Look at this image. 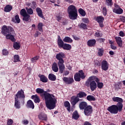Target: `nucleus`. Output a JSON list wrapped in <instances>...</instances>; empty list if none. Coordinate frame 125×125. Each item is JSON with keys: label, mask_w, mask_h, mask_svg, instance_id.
<instances>
[{"label": "nucleus", "mask_w": 125, "mask_h": 125, "mask_svg": "<svg viewBox=\"0 0 125 125\" xmlns=\"http://www.w3.org/2000/svg\"><path fill=\"white\" fill-rule=\"evenodd\" d=\"M96 43V40L95 39H92L88 40L87 42V44L90 47L94 46Z\"/></svg>", "instance_id": "f3484780"}, {"label": "nucleus", "mask_w": 125, "mask_h": 125, "mask_svg": "<svg viewBox=\"0 0 125 125\" xmlns=\"http://www.w3.org/2000/svg\"><path fill=\"white\" fill-rule=\"evenodd\" d=\"M109 68V63L106 61H103L102 62V69L104 71H107Z\"/></svg>", "instance_id": "f8f14e48"}, {"label": "nucleus", "mask_w": 125, "mask_h": 125, "mask_svg": "<svg viewBox=\"0 0 125 125\" xmlns=\"http://www.w3.org/2000/svg\"><path fill=\"white\" fill-rule=\"evenodd\" d=\"M48 78L50 81H52L53 82L56 80V76L52 73L49 74Z\"/></svg>", "instance_id": "7c9ffc66"}, {"label": "nucleus", "mask_w": 125, "mask_h": 125, "mask_svg": "<svg viewBox=\"0 0 125 125\" xmlns=\"http://www.w3.org/2000/svg\"><path fill=\"white\" fill-rule=\"evenodd\" d=\"M112 100L114 102H118L117 106H119V104H123V99L120 97H114L112 98Z\"/></svg>", "instance_id": "2eb2a0df"}, {"label": "nucleus", "mask_w": 125, "mask_h": 125, "mask_svg": "<svg viewBox=\"0 0 125 125\" xmlns=\"http://www.w3.org/2000/svg\"><path fill=\"white\" fill-rule=\"evenodd\" d=\"M37 93L41 94L42 97H44L46 106L49 110L53 109L56 106L57 99L52 94H49L44 91L43 89L38 88L36 89Z\"/></svg>", "instance_id": "f257e3e1"}, {"label": "nucleus", "mask_w": 125, "mask_h": 125, "mask_svg": "<svg viewBox=\"0 0 125 125\" xmlns=\"http://www.w3.org/2000/svg\"><path fill=\"white\" fill-rule=\"evenodd\" d=\"M119 105H112L109 106L107 110L111 114H117L119 112H122L123 110V104H118Z\"/></svg>", "instance_id": "39448f33"}, {"label": "nucleus", "mask_w": 125, "mask_h": 125, "mask_svg": "<svg viewBox=\"0 0 125 125\" xmlns=\"http://www.w3.org/2000/svg\"><path fill=\"white\" fill-rule=\"evenodd\" d=\"M39 58H40V57L36 56L34 58H32L31 60V61L32 62V63H35V62H37L38 60H39Z\"/></svg>", "instance_id": "79ce46f5"}, {"label": "nucleus", "mask_w": 125, "mask_h": 125, "mask_svg": "<svg viewBox=\"0 0 125 125\" xmlns=\"http://www.w3.org/2000/svg\"><path fill=\"white\" fill-rule=\"evenodd\" d=\"M106 4L108 6H111L112 5V0H106Z\"/></svg>", "instance_id": "8fccbe9b"}, {"label": "nucleus", "mask_w": 125, "mask_h": 125, "mask_svg": "<svg viewBox=\"0 0 125 125\" xmlns=\"http://www.w3.org/2000/svg\"><path fill=\"white\" fill-rule=\"evenodd\" d=\"M65 1L68 2L69 3H73V1L71 0H65Z\"/></svg>", "instance_id": "69168bd1"}, {"label": "nucleus", "mask_w": 125, "mask_h": 125, "mask_svg": "<svg viewBox=\"0 0 125 125\" xmlns=\"http://www.w3.org/2000/svg\"><path fill=\"white\" fill-rule=\"evenodd\" d=\"M20 61V57L18 55H15L14 56V62L16 63V62H19Z\"/></svg>", "instance_id": "58836bf2"}, {"label": "nucleus", "mask_w": 125, "mask_h": 125, "mask_svg": "<svg viewBox=\"0 0 125 125\" xmlns=\"http://www.w3.org/2000/svg\"><path fill=\"white\" fill-rule=\"evenodd\" d=\"M97 83V86L98 87V88H100V89H101V88H102L103 87V85H104V84H103V83H101V82H96Z\"/></svg>", "instance_id": "a18cd8bd"}, {"label": "nucleus", "mask_w": 125, "mask_h": 125, "mask_svg": "<svg viewBox=\"0 0 125 125\" xmlns=\"http://www.w3.org/2000/svg\"><path fill=\"white\" fill-rule=\"evenodd\" d=\"M20 14L21 16H24L25 15H27L28 13H27V12L26 11V10H25V9H22L21 10Z\"/></svg>", "instance_id": "a19ab883"}, {"label": "nucleus", "mask_w": 125, "mask_h": 125, "mask_svg": "<svg viewBox=\"0 0 125 125\" xmlns=\"http://www.w3.org/2000/svg\"><path fill=\"white\" fill-rule=\"evenodd\" d=\"M62 48H63V49H64V50H71V48H72V46H71V45L69 44H67L65 43Z\"/></svg>", "instance_id": "bb28decb"}, {"label": "nucleus", "mask_w": 125, "mask_h": 125, "mask_svg": "<svg viewBox=\"0 0 125 125\" xmlns=\"http://www.w3.org/2000/svg\"><path fill=\"white\" fill-rule=\"evenodd\" d=\"M15 107L16 109H20L21 108V104H20V101L15 99Z\"/></svg>", "instance_id": "a878e982"}, {"label": "nucleus", "mask_w": 125, "mask_h": 125, "mask_svg": "<svg viewBox=\"0 0 125 125\" xmlns=\"http://www.w3.org/2000/svg\"><path fill=\"white\" fill-rule=\"evenodd\" d=\"M26 107L27 108H29L30 109H34L35 105L34 104V103L33 101H32V100H29L27 101Z\"/></svg>", "instance_id": "dca6fc26"}, {"label": "nucleus", "mask_w": 125, "mask_h": 125, "mask_svg": "<svg viewBox=\"0 0 125 125\" xmlns=\"http://www.w3.org/2000/svg\"><path fill=\"white\" fill-rule=\"evenodd\" d=\"M86 107H87V104L85 102H82L79 104V108L81 110L84 109Z\"/></svg>", "instance_id": "5701e85b"}, {"label": "nucleus", "mask_w": 125, "mask_h": 125, "mask_svg": "<svg viewBox=\"0 0 125 125\" xmlns=\"http://www.w3.org/2000/svg\"><path fill=\"white\" fill-rule=\"evenodd\" d=\"M78 95L80 98H82L83 97H85V96H86V94L83 92H81L78 94Z\"/></svg>", "instance_id": "49530a36"}, {"label": "nucleus", "mask_w": 125, "mask_h": 125, "mask_svg": "<svg viewBox=\"0 0 125 125\" xmlns=\"http://www.w3.org/2000/svg\"><path fill=\"white\" fill-rule=\"evenodd\" d=\"M92 106L88 105L84 108V113L86 116H89L92 113Z\"/></svg>", "instance_id": "6e6552de"}, {"label": "nucleus", "mask_w": 125, "mask_h": 125, "mask_svg": "<svg viewBox=\"0 0 125 125\" xmlns=\"http://www.w3.org/2000/svg\"><path fill=\"white\" fill-rule=\"evenodd\" d=\"M62 80L66 84H71L74 83V79L73 78L63 77Z\"/></svg>", "instance_id": "9b49d317"}, {"label": "nucleus", "mask_w": 125, "mask_h": 125, "mask_svg": "<svg viewBox=\"0 0 125 125\" xmlns=\"http://www.w3.org/2000/svg\"><path fill=\"white\" fill-rule=\"evenodd\" d=\"M102 10H103V15L104 16H106V15H107V9L106 8V7H103Z\"/></svg>", "instance_id": "09e8293b"}, {"label": "nucleus", "mask_w": 125, "mask_h": 125, "mask_svg": "<svg viewBox=\"0 0 125 125\" xmlns=\"http://www.w3.org/2000/svg\"><path fill=\"white\" fill-rule=\"evenodd\" d=\"M80 101V99H79V97L73 96L71 98V104L73 106H75L78 102Z\"/></svg>", "instance_id": "ddd939ff"}, {"label": "nucleus", "mask_w": 125, "mask_h": 125, "mask_svg": "<svg viewBox=\"0 0 125 125\" xmlns=\"http://www.w3.org/2000/svg\"><path fill=\"white\" fill-rule=\"evenodd\" d=\"M100 81L99 79L96 76H92L88 78L87 82L85 83V85L87 86L89 85L91 90L92 91H94L97 87L96 82H100Z\"/></svg>", "instance_id": "7ed1b4c3"}, {"label": "nucleus", "mask_w": 125, "mask_h": 125, "mask_svg": "<svg viewBox=\"0 0 125 125\" xmlns=\"http://www.w3.org/2000/svg\"><path fill=\"white\" fill-rule=\"evenodd\" d=\"M119 35L120 37H125V33H124L123 31H120L119 32Z\"/></svg>", "instance_id": "052dcab7"}, {"label": "nucleus", "mask_w": 125, "mask_h": 125, "mask_svg": "<svg viewBox=\"0 0 125 125\" xmlns=\"http://www.w3.org/2000/svg\"><path fill=\"white\" fill-rule=\"evenodd\" d=\"M43 26V24H42V23L40 22L38 24V30L40 31V32H42V27Z\"/></svg>", "instance_id": "37998d69"}, {"label": "nucleus", "mask_w": 125, "mask_h": 125, "mask_svg": "<svg viewBox=\"0 0 125 125\" xmlns=\"http://www.w3.org/2000/svg\"><path fill=\"white\" fill-rule=\"evenodd\" d=\"M95 37H97V38H101L102 37L103 35L102 33L100 32H96L95 34Z\"/></svg>", "instance_id": "3c124183"}, {"label": "nucleus", "mask_w": 125, "mask_h": 125, "mask_svg": "<svg viewBox=\"0 0 125 125\" xmlns=\"http://www.w3.org/2000/svg\"><path fill=\"white\" fill-rule=\"evenodd\" d=\"M113 12H114V13H116V14H122L124 12V10L121 8L118 9L115 8L113 9Z\"/></svg>", "instance_id": "c85d7f7f"}, {"label": "nucleus", "mask_w": 125, "mask_h": 125, "mask_svg": "<svg viewBox=\"0 0 125 125\" xmlns=\"http://www.w3.org/2000/svg\"><path fill=\"white\" fill-rule=\"evenodd\" d=\"M86 99L88 101H95L96 100L95 97L91 95L87 96Z\"/></svg>", "instance_id": "2f4dec72"}, {"label": "nucleus", "mask_w": 125, "mask_h": 125, "mask_svg": "<svg viewBox=\"0 0 125 125\" xmlns=\"http://www.w3.org/2000/svg\"><path fill=\"white\" fill-rule=\"evenodd\" d=\"M57 19L58 21H60V20H61V17L60 16H57Z\"/></svg>", "instance_id": "0e129e2a"}, {"label": "nucleus", "mask_w": 125, "mask_h": 125, "mask_svg": "<svg viewBox=\"0 0 125 125\" xmlns=\"http://www.w3.org/2000/svg\"><path fill=\"white\" fill-rule=\"evenodd\" d=\"M114 86L115 89H120L121 88V87L118 84H115Z\"/></svg>", "instance_id": "13d9d810"}, {"label": "nucleus", "mask_w": 125, "mask_h": 125, "mask_svg": "<svg viewBox=\"0 0 125 125\" xmlns=\"http://www.w3.org/2000/svg\"><path fill=\"white\" fill-rule=\"evenodd\" d=\"M79 28H81V29H86L87 26L85 23H82L79 25Z\"/></svg>", "instance_id": "de8ad7c7"}, {"label": "nucleus", "mask_w": 125, "mask_h": 125, "mask_svg": "<svg viewBox=\"0 0 125 125\" xmlns=\"http://www.w3.org/2000/svg\"><path fill=\"white\" fill-rule=\"evenodd\" d=\"M82 21L84 23H88L89 22V21L88 20V19H87V18H83L82 19Z\"/></svg>", "instance_id": "5fc2aeb1"}, {"label": "nucleus", "mask_w": 125, "mask_h": 125, "mask_svg": "<svg viewBox=\"0 0 125 125\" xmlns=\"http://www.w3.org/2000/svg\"><path fill=\"white\" fill-rule=\"evenodd\" d=\"M116 42L117 44L120 47L123 46V41L122 40V38L120 37H115Z\"/></svg>", "instance_id": "a211bd4d"}, {"label": "nucleus", "mask_w": 125, "mask_h": 125, "mask_svg": "<svg viewBox=\"0 0 125 125\" xmlns=\"http://www.w3.org/2000/svg\"><path fill=\"white\" fill-rule=\"evenodd\" d=\"M15 99L19 100L22 105L25 104V94L23 89H21L17 92L15 96Z\"/></svg>", "instance_id": "423d86ee"}, {"label": "nucleus", "mask_w": 125, "mask_h": 125, "mask_svg": "<svg viewBox=\"0 0 125 125\" xmlns=\"http://www.w3.org/2000/svg\"><path fill=\"white\" fill-rule=\"evenodd\" d=\"M64 106L66 108L68 112L70 113L71 112V104L68 101H66L64 103Z\"/></svg>", "instance_id": "412c9836"}, {"label": "nucleus", "mask_w": 125, "mask_h": 125, "mask_svg": "<svg viewBox=\"0 0 125 125\" xmlns=\"http://www.w3.org/2000/svg\"><path fill=\"white\" fill-rule=\"evenodd\" d=\"M65 57V55L61 52L57 54L56 55V59L59 60L58 63H60L61 62H64V60H63V58Z\"/></svg>", "instance_id": "9d476101"}, {"label": "nucleus", "mask_w": 125, "mask_h": 125, "mask_svg": "<svg viewBox=\"0 0 125 125\" xmlns=\"http://www.w3.org/2000/svg\"><path fill=\"white\" fill-rule=\"evenodd\" d=\"M68 75H69V71H65V72L64 74V76H68Z\"/></svg>", "instance_id": "338daca9"}, {"label": "nucleus", "mask_w": 125, "mask_h": 125, "mask_svg": "<svg viewBox=\"0 0 125 125\" xmlns=\"http://www.w3.org/2000/svg\"><path fill=\"white\" fill-rule=\"evenodd\" d=\"M67 12L69 14V17L72 20H76L78 17V11L76 6L70 5L67 9Z\"/></svg>", "instance_id": "20e7f679"}, {"label": "nucleus", "mask_w": 125, "mask_h": 125, "mask_svg": "<svg viewBox=\"0 0 125 125\" xmlns=\"http://www.w3.org/2000/svg\"><path fill=\"white\" fill-rule=\"evenodd\" d=\"M110 46H111V48H112V49H114V50L117 49V47H116L115 46H114V45H113V44H111L110 45Z\"/></svg>", "instance_id": "e2e57ef3"}, {"label": "nucleus", "mask_w": 125, "mask_h": 125, "mask_svg": "<svg viewBox=\"0 0 125 125\" xmlns=\"http://www.w3.org/2000/svg\"><path fill=\"white\" fill-rule=\"evenodd\" d=\"M52 70L55 73L58 72V66H57V63L54 62L52 65Z\"/></svg>", "instance_id": "473e14b6"}, {"label": "nucleus", "mask_w": 125, "mask_h": 125, "mask_svg": "<svg viewBox=\"0 0 125 125\" xmlns=\"http://www.w3.org/2000/svg\"><path fill=\"white\" fill-rule=\"evenodd\" d=\"M73 39H74V40L75 41H79V40H80V38H79L78 37L76 36H73Z\"/></svg>", "instance_id": "680f3d73"}, {"label": "nucleus", "mask_w": 125, "mask_h": 125, "mask_svg": "<svg viewBox=\"0 0 125 125\" xmlns=\"http://www.w3.org/2000/svg\"><path fill=\"white\" fill-rule=\"evenodd\" d=\"M14 33V30L11 26H7L3 25L1 28V33L6 36L7 40H11L12 42H16V40L14 36L11 34Z\"/></svg>", "instance_id": "f03ea898"}, {"label": "nucleus", "mask_w": 125, "mask_h": 125, "mask_svg": "<svg viewBox=\"0 0 125 125\" xmlns=\"http://www.w3.org/2000/svg\"><path fill=\"white\" fill-rule=\"evenodd\" d=\"M96 21L99 23L100 27L103 28L104 25L103 24V22L104 21V18L102 16L97 17L96 19Z\"/></svg>", "instance_id": "1a4fd4ad"}, {"label": "nucleus", "mask_w": 125, "mask_h": 125, "mask_svg": "<svg viewBox=\"0 0 125 125\" xmlns=\"http://www.w3.org/2000/svg\"><path fill=\"white\" fill-rule=\"evenodd\" d=\"M2 54L3 55H8V51L6 49H3L2 50Z\"/></svg>", "instance_id": "864d4df0"}, {"label": "nucleus", "mask_w": 125, "mask_h": 125, "mask_svg": "<svg viewBox=\"0 0 125 125\" xmlns=\"http://www.w3.org/2000/svg\"><path fill=\"white\" fill-rule=\"evenodd\" d=\"M42 33H41V32L37 31L36 33H35V34L34 35L35 38H37L38 37H39V36H40V35H41Z\"/></svg>", "instance_id": "6e6d98bb"}, {"label": "nucleus", "mask_w": 125, "mask_h": 125, "mask_svg": "<svg viewBox=\"0 0 125 125\" xmlns=\"http://www.w3.org/2000/svg\"><path fill=\"white\" fill-rule=\"evenodd\" d=\"M78 11L82 16H83V17H84V16H85V11H84V10H83V9L80 8L78 10Z\"/></svg>", "instance_id": "4c0bfd02"}, {"label": "nucleus", "mask_w": 125, "mask_h": 125, "mask_svg": "<svg viewBox=\"0 0 125 125\" xmlns=\"http://www.w3.org/2000/svg\"><path fill=\"white\" fill-rule=\"evenodd\" d=\"M32 99H34V102L35 103H39L41 102V99H40V97L37 95H32L31 96Z\"/></svg>", "instance_id": "4be33fe9"}, {"label": "nucleus", "mask_w": 125, "mask_h": 125, "mask_svg": "<svg viewBox=\"0 0 125 125\" xmlns=\"http://www.w3.org/2000/svg\"><path fill=\"white\" fill-rule=\"evenodd\" d=\"M11 10H12V6L10 5H7L4 7V11H5V12H10Z\"/></svg>", "instance_id": "c756f323"}, {"label": "nucleus", "mask_w": 125, "mask_h": 125, "mask_svg": "<svg viewBox=\"0 0 125 125\" xmlns=\"http://www.w3.org/2000/svg\"><path fill=\"white\" fill-rule=\"evenodd\" d=\"M85 78V75L83 70H79L78 73H76L74 75V80L76 82H80L81 79L83 80Z\"/></svg>", "instance_id": "0eeeda50"}, {"label": "nucleus", "mask_w": 125, "mask_h": 125, "mask_svg": "<svg viewBox=\"0 0 125 125\" xmlns=\"http://www.w3.org/2000/svg\"><path fill=\"white\" fill-rule=\"evenodd\" d=\"M36 11L39 17H41V18H43V14H42V9L37 7L36 8Z\"/></svg>", "instance_id": "393cba45"}, {"label": "nucleus", "mask_w": 125, "mask_h": 125, "mask_svg": "<svg viewBox=\"0 0 125 125\" xmlns=\"http://www.w3.org/2000/svg\"><path fill=\"white\" fill-rule=\"evenodd\" d=\"M64 44V42H63V41L61 40L60 36H59L58 38V45L59 47L60 48H62Z\"/></svg>", "instance_id": "aec40b11"}, {"label": "nucleus", "mask_w": 125, "mask_h": 125, "mask_svg": "<svg viewBox=\"0 0 125 125\" xmlns=\"http://www.w3.org/2000/svg\"><path fill=\"white\" fill-rule=\"evenodd\" d=\"M63 42H67L68 43H72V42H73V40H72L71 38L68 36H66L63 39Z\"/></svg>", "instance_id": "cd10ccee"}, {"label": "nucleus", "mask_w": 125, "mask_h": 125, "mask_svg": "<svg viewBox=\"0 0 125 125\" xmlns=\"http://www.w3.org/2000/svg\"><path fill=\"white\" fill-rule=\"evenodd\" d=\"M13 46L15 49L18 50L20 48V44L17 42H15Z\"/></svg>", "instance_id": "e433bc0d"}, {"label": "nucleus", "mask_w": 125, "mask_h": 125, "mask_svg": "<svg viewBox=\"0 0 125 125\" xmlns=\"http://www.w3.org/2000/svg\"><path fill=\"white\" fill-rule=\"evenodd\" d=\"M38 118L39 120H42V121H46L47 120V116L44 113H40L38 115Z\"/></svg>", "instance_id": "6ab92c4d"}, {"label": "nucleus", "mask_w": 125, "mask_h": 125, "mask_svg": "<svg viewBox=\"0 0 125 125\" xmlns=\"http://www.w3.org/2000/svg\"><path fill=\"white\" fill-rule=\"evenodd\" d=\"M117 84H118L120 87V88L122 87V82H119Z\"/></svg>", "instance_id": "774afa93"}, {"label": "nucleus", "mask_w": 125, "mask_h": 125, "mask_svg": "<svg viewBox=\"0 0 125 125\" xmlns=\"http://www.w3.org/2000/svg\"><path fill=\"white\" fill-rule=\"evenodd\" d=\"M79 117H80V116H79V114H78V111H75L73 113L72 118L74 119V120H78Z\"/></svg>", "instance_id": "c9c22d12"}, {"label": "nucleus", "mask_w": 125, "mask_h": 125, "mask_svg": "<svg viewBox=\"0 0 125 125\" xmlns=\"http://www.w3.org/2000/svg\"><path fill=\"white\" fill-rule=\"evenodd\" d=\"M37 6V4L35 2H32L31 4V7H36Z\"/></svg>", "instance_id": "bf43d9fd"}, {"label": "nucleus", "mask_w": 125, "mask_h": 125, "mask_svg": "<svg viewBox=\"0 0 125 125\" xmlns=\"http://www.w3.org/2000/svg\"><path fill=\"white\" fill-rule=\"evenodd\" d=\"M22 17H23L22 20H23V21H25L26 22H28V21L30 20V18L31 17L30 15L28 14L27 15L23 16Z\"/></svg>", "instance_id": "f704fd0d"}, {"label": "nucleus", "mask_w": 125, "mask_h": 125, "mask_svg": "<svg viewBox=\"0 0 125 125\" xmlns=\"http://www.w3.org/2000/svg\"><path fill=\"white\" fill-rule=\"evenodd\" d=\"M58 65L59 67L60 73L62 74L65 70V65H64V62H58Z\"/></svg>", "instance_id": "4468645a"}, {"label": "nucleus", "mask_w": 125, "mask_h": 125, "mask_svg": "<svg viewBox=\"0 0 125 125\" xmlns=\"http://www.w3.org/2000/svg\"><path fill=\"white\" fill-rule=\"evenodd\" d=\"M7 125H12L13 124V120L12 119H8L7 121Z\"/></svg>", "instance_id": "603ef678"}, {"label": "nucleus", "mask_w": 125, "mask_h": 125, "mask_svg": "<svg viewBox=\"0 0 125 125\" xmlns=\"http://www.w3.org/2000/svg\"><path fill=\"white\" fill-rule=\"evenodd\" d=\"M39 78H40L41 82L42 83H47L48 79L45 76L43 75H39Z\"/></svg>", "instance_id": "b1692460"}, {"label": "nucleus", "mask_w": 125, "mask_h": 125, "mask_svg": "<svg viewBox=\"0 0 125 125\" xmlns=\"http://www.w3.org/2000/svg\"><path fill=\"white\" fill-rule=\"evenodd\" d=\"M25 9L26 10L28 15H32V14L34 13V11H33V9H32V8H28V7H26Z\"/></svg>", "instance_id": "ea45409f"}, {"label": "nucleus", "mask_w": 125, "mask_h": 125, "mask_svg": "<svg viewBox=\"0 0 125 125\" xmlns=\"http://www.w3.org/2000/svg\"><path fill=\"white\" fill-rule=\"evenodd\" d=\"M22 124L24 125H27L28 124H29V121L27 120H24L22 121Z\"/></svg>", "instance_id": "4d7b16f0"}, {"label": "nucleus", "mask_w": 125, "mask_h": 125, "mask_svg": "<svg viewBox=\"0 0 125 125\" xmlns=\"http://www.w3.org/2000/svg\"><path fill=\"white\" fill-rule=\"evenodd\" d=\"M12 21L15 22V23H20V18H19V15H16L15 17V19H13Z\"/></svg>", "instance_id": "72a5a7b5"}, {"label": "nucleus", "mask_w": 125, "mask_h": 125, "mask_svg": "<svg viewBox=\"0 0 125 125\" xmlns=\"http://www.w3.org/2000/svg\"><path fill=\"white\" fill-rule=\"evenodd\" d=\"M98 54L99 56H102L103 55V52H104V50H103V48H99L98 49Z\"/></svg>", "instance_id": "c03bdc74"}]
</instances>
